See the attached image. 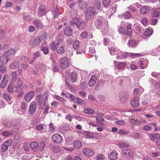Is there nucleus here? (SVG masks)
Masks as SVG:
<instances>
[{"label":"nucleus","mask_w":160,"mask_h":160,"mask_svg":"<svg viewBox=\"0 0 160 160\" xmlns=\"http://www.w3.org/2000/svg\"><path fill=\"white\" fill-rule=\"evenodd\" d=\"M48 96V93L46 92H44L42 96L41 94L37 96V98H38V102H39L40 109H43L45 108Z\"/></svg>","instance_id":"1"},{"label":"nucleus","mask_w":160,"mask_h":160,"mask_svg":"<svg viewBox=\"0 0 160 160\" xmlns=\"http://www.w3.org/2000/svg\"><path fill=\"white\" fill-rule=\"evenodd\" d=\"M69 64V60L66 57L62 58L59 61V66L62 69H65L68 68Z\"/></svg>","instance_id":"2"},{"label":"nucleus","mask_w":160,"mask_h":160,"mask_svg":"<svg viewBox=\"0 0 160 160\" xmlns=\"http://www.w3.org/2000/svg\"><path fill=\"white\" fill-rule=\"evenodd\" d=\"M37 103L35 102H32L31 103L29 106V111L30 114L33 115L36 112L37 108Z\"/></svg>","instance_id":"3"},{"label":"nucleus","mask_w":160,"mask_h":160,"mask_svg":"<svg viewBox=\"0 0 160 160\" xmlns=\"http://www.w3.org/2000/svg\"><path fill=\"white\" fill-rule=\"evenodd\" d=\"M10 59V57L3 52L2 55L0 57V60L2 64H6Z\"/></svg>","instance_id":"4"},{"label":"nucleus","mask_w":160,"mask_h":160,"mask_svg":"<svg viewBox=\"0 0 160 160\" xmlns=\"http://www.w3.org/2000/svg\"><path fill=\"white\" fill-rule=\"evenodd\" d=\"M122 152L123 156L126 158L131 157L133 155L132 152L129 149H123L122 150Z\"/></svg>","instance_id":"5"},{"label":"nucleus","mask_w":160,"mask_h":160,"mask_svg":"<svg viewBox=\"0 0 160 160\" xmlns=\"http://www.w3.org/2000/svg\"><path fill=\"white\" fill-rule=\"evenodd\" d=\"M45 6L44 5H42L38 8V11L37 15L39 16H44L46 13Z\"/></svg>","instance_id":"6"},{"label":"nucleus","mask_w":160,"mask_h":160,"mask_svg":"<svg viewBox=\"0 0 160 160\" xmlns=\"http://www.w3.org/2000/svg\"><path fill=\"white\" fill-rule=\"evenodd\" d=\"M34 95V92L33 91H31L25 95L24 99L26 102H29Z\"/></svg>","instance_id":"7"},{"label":"nucleus","mask_w":160,"mask_h":160,"mask_svg":"<svg viewBox=\"0 0 160 160\" xmlns=\"http://www.w3.org/2000/svg\"><path fill=\"white\" fill-rule=\"evenodd\" d=\"M87 16H91L96 13V10L93 7H88L85 11Z\"/></svg>","instance_id":"8"},{"label":"nucleus","mask_w":160,"mask_h":160,"mask_svg":"<svg viewBox=\"0 0 160 160\" xmlns=\"http://www.w3.org/2000/svg\"><path fill=\"white\" fill-rule=\"evenodd\" d=\"M52 139L54 142L59 143L62 141V138L58 134H55L52 136Z\"/></svg>","instance_id":"9"},{"label":"nucleus","mask_w":160,"mask_h":160,"mask_svg":"<svg viewBox=\"0 0 160 160\" xmlns=\"http://www.w3.org/2000/svg\"><path fill=\"white\" fill-rule=\"evenodd\" d=\"M119 98L121 101L123 102H126L128 98L127 94L124 92L120 93Z\"/></svg>","instance_id":"10"},{"label":"nucleus","mask_w":160,"mask_h":160,"mask_svg":"<svg viewBox=\"0 0 160 160\" xmlns=\"http://www.w3.org/2000/svg\"><path fill=\"white\" fill-rule=\"evenodd\" d=\"M72 29L71 28V27L68 26L64 29V34L67 36L69 37L72 34Z\"/></svg>","instance_id":"11"},{"label":"nucleus","mask_w":160,"mask_h":160,"mask_svg":"<svg viewBox=\"0 0 160 160\" xmlns=\"http://www.w3.org/2000/svg\"><path fill=\"white\" fill-rule=\"evenodd\" d=\"M57 52L60 54L64 53L65 52L64 45H60L57 46Z\"/></svg>","instance_id":"12"},{"label":"nucleus","mask_w":160,"mask_h":160,"mask_svg":"<svg viewBox=\"0 0 160 160\" xmlns=\"http://www.w3.org/2000/svg\"><path fill=\"white\" fill-rule=\"evenodd\" d=\"M22 82L21 80L19 79L18 80L16 85L14 88L17 91H20L22 90Z\"/></svg>","instance_id":"13"},{"label":"nucleus","mask_w":160,"mask_h":160,"mask_svg":"<svg viewBox=\"0 0 160 160\" xmlns=\"http://www.w3.org/2000/svg\"><path fill=\"white\" fill-rule=\"evenodd\" d=\"M138 98L137 97H135L132 101H131L130 103L132 107L136 108L138 107L139 103L138 101Z\"/></svg>","instance_id":"14"},{"label":"nucleus","mask_w":160,"mask_h":160,"mask_svg":"<svg viewBox=\"0 0 160 160\" xmlns=\"http://www.w3.org/2000/svg\"><path fill=\"white\" fill-rule=\"evenodd\" d=\"M16 52V50L14 48H11L8 50L5 51L3 53L10 57V56L14 54Z\"/></svg>","instance_id":"15"},{"label":"nucleus","mask_w":160,"mask_h":160,"mask_svg":"<svg viewBox=\"0 0 160 160\" xmlns=\"http://www.w3.org/2000/svg\"><path fill=\"white\" fill-rule=\"evenodd\" d=\"M82 152L85 155L88 157L91 156L94 153L93 151L88 148H83Z\"/></svg>","instance_id":"16"},{"label":"nucleus","mask_w":160,"mask_h":160,"mask_svg":"<svg viewBox=\"0 0 160 160\" xmlns=\"http://www.w3.org/2000/svg\"><path fill=\"white\" fill-rule=\"evenodd\" d=\"M135 32L137 34H140L142 32V27L141 26L138 24H135L133 26Z\"/></svg>","instance_id":"17"},{"label":"nucleus","mask_w":160,"mask_h":160,"mask_svg":"<svg viewBox=\"0 0 160 160\" xmlns=\"http://www.w3.org/2000/svg\"><path fill=\"white\" fill-rule=\"evenodd\" d=\"M85 22L81 19L79 22H78V23H77L76 27L78 28L79 29L81 30L85 28Z\"/></svg>","instance_id":"18"},{"label":"nucleus","mask_w":160,"mask_h":160,"mask_svg":"<svg viewBox=\"0 0 160 160\" xmlns=\"http://www.w3.org/2000/svg\"><path fill=\"white\" fill-rule=\"evenodd\" d=\"M32 149L34 152L37 151L38 150V144L36 142H32L30 144Z\"/></svg>","instance_id":"19"},{"label":"nucleus","mask_w":160,"mask_h":160,"mask_svg":"<svg viewBox=\"0 0 160 160\" xmlns=\"http://www.w3.org/2000/svg\"><path fill=\"white\" fill-rule=\"evenodd\" d=\"M150 11V8L147 6H144L140 9V12L142 14H145L148 13Z\"/></svg>","instance_id":"20"},{"label":"nucleus","mask_w":160,"mask_h":160,"mask_svg":"<svg viewBox=\"0 0 160 160\" xmlns=\"http://www.w3.org/2000/svg\"><path fill=\"white\" fill-rule=\"evenodd\" d=\"M160 15V9L157 8L153 11L152 12L151 16L152 17H158Z\"/></svg>","instance_id":"21"},{"label":"nucleus","mask_w":160,"mask_h":160,"mask_svg":"<svg viewBox=\"0 0 160 160\" xmlns=\"http://www.w3.org/2000/svg\"><path fill=\"white\" fill-rule=\"evenodd\" d=\"M80 19H81L79 18L74 17L71 21V25L73 26L75 25L76 27L77 23H78Z\"/></svg>","instance_id":"22"},{"label":"nucleus","mask_w":160,"mask_h":160,"mask_svg":"<svg viewBox=\"0 0 160 160\" xmlns=\"http://www.w3.org/2000/svg\"><path fill=\"white\" fill-rule=\"evenodd\" d=\"M70 75L71 76L70 80L73 82H75L77 80V74L75 72H72L71 73Z\"/></svg>","instance_id":"23"},{"label":"nucleus","mask_w":160,"mask_h":160,"mask_svg":"<svg viewBox=\"0 0 160 160\" xmlns=\"http://www.w3.org/2000/svg\"><path fill=\"white\" fill-rule=\"evenodd\" d=\"M78 6L81 9H84L87 7V3L86 2H82V1H78Z\"/></svg>","instance_id":"24"},{"label":"nucleus","mask_w":160,"mask_h":160,"mask_svg":"<svg viewBox=\"0 0 160 160\" xmlns=\"http://www.w3.org/2000/svg\"><path fill=\"white\" fill-rule=\"evenodd\" d=\"M75 102L78 105H84L86 104V102L81 98H78L76 99Z\"/></svg>","instance_id":"25"},{"label":"nucleus","mask_w":160,"mask_h":160,"mask_svg":"<svg viewBox=\"0 0 160 160\" xmlns=\"http://www.w3.org/2000/svg\"><path fill=\"white\" fill-rule=\"evenodd\" d=\"M96 27L98 29H100L101 26L102 24V20H101L99 18H97V20L95 22Z\"/></svg>","instance_id":"26"},{"label":"nucleus","mask_w":160,"mask_h":160,"mask_svg":"<svg viewBox=\"0 0 160 160\" xmlns=\"http://www.w3.org/2000/svg\"><path fill=\"white\" fill-rule=\"evenodd\" d=\"M19 66V62L18 61H14L13 63L9 65L10 68L15 69Z\"/></svg>","instance_id":"27"},{"label":"nucleus","mask_w":160,"mask_h":160,"mask_svg":"<svg viewBox=\"0 0 160 160\" xmlns=\"http://www.w3.org/2000/svg\"><path fill=\"white\" fill-rule=\"evenodd\" d=\"M160 134L159 133H156V134H151L150 135V137L151 139V140L154 141V140L156 139L158 140L160 138Z\"/></svg>","instance_id":"28"},{"label":"nucleus","mask_w":160,"mask_h":160,"mask_svg":"<svg viewBox=\"0 0 160 160\" xmlns=\"http://www.w3.org/2000/svg\"><path fill=\"white\" fill-rule=\"evenodd\" d=\"M34 25L35 26L37 29H41L42 28V23L38 20H35L33 22Z\"/></svg>","instance_id":"29"},{"label":"nucleus","mask_w":160,"mask_h":160,"mask_svg":"<svg viewBox=\"0 0 160 160\" xmlns=\"http://www.w3.org/2000/svg\"><path fill=\"white\" fill-rule=\"evenodd\" d=\"M117 152H113L110 153L108 155V157L111 159H114L117 158Z\"/></svg>","instance_id":"30"},{"label":"nucleus","mask_w":160,"mask_h":160,"mask_svg":"<svg viewBox=\"0 0 160 160\" xmlns=\"http://www.w3.org/2000/svg\"><path fill=\"white\" fill-rule=\"evenodd\" d=\"M152 28L146 29L144 32V35L146 37L149 36L152 34Z\"/></svg>","instance_id":"31"},{"label":"nucleus","mask_w":160,"mask_h":160,"mask_svg":"<svg viewBox=\"0 0 160 160\" xmlns=\"http://www.w3.org/2000/svg\"><path fill=\"white\" fill-rule=\"evenodd\" d=\"M129 47L131 48H134L136 47L137 44L136 41L133 40H130L128 42Z\"/></svg>","instance_id":"32"},{"label":"nucleus","mask_w":160,"mask_h":160,"mask_svg":"<svg viewBox=\"0 0 160 160\" xmlns=\"http://www.w3.org/2000/svg\"><path fill=\"white\" fill-rule=\"evenodd\" d=\"M12 78L11 80V83H13L17 79V74L16 72H13L12 73Z\"/></svg>","instance_id":"33"},{"label":"nucleus","mask_w":160,"mask_h":160,"mask_svg":"<svg viewBox=\"0 0 160 160\" xmlns=\"http://www.w3.org/2000/svg\"><path fill=\"white\" fill-rule=\"evenodd\" d=\"M74 147L78 149L80 148L82 146V143L79 140L75 141L74 143Z\"/></svg>","instance_id":"34"},{"label":"nucleus","mask_w":160,"mask_h":160,"mask_svg":"<svg viewBox=\"0 0 160 160\" xmlns=\"http://www.w3.org/2000/svg\"><path fill=\"white\" fill-rule=\"evenodd\" d=\"M129 54L131 55V56L133 58H135L138 57H140L142 56L141 54L140 53H128L126 54V55L125 56V57H127L128 56Z\"/></svg>","instance_id":"35"},{"label":"nucleus","mask_w":160,"mask_h":160,"mask_svg":"<svg viewBox=\"0 0 160 160\" xmlns=\"http://www.w3.org/2000/svg\"><path fill=\"white\" fill-rule=\"evenodd\" d=\"M111 2V0H102V4L104 7L107 8L109 7Z\"/></svg>","instance_id":"36"},{"label":"nucleus","mask_w":160,"mask_h":160,"mask_svg":"<svg viewBox=\"0 0 160 160\" xmlns=\"http://www.w3.org/2000/svg\"><path fill=\"white\" fill-rule=\"evenodd\" d=\"M52 148L53 152L55 153H59L61 151V149L58 146H52Z\"/></svg>","instance_id":"37"},{"label":"nucleus","mask_w":160,"mask_h":160,"mask_svg":"<svg viewBox=\"0 0 160 160\" xmlns=\"http://www.w3.org/2000/svg\"><path fill=\"white\" fill-rule=\"evenodd\" d=\"M123 17L126 19H128L132 18V16L130 12L128 11H127L123 15Z\"/></svg>","instance_id":"38"},{"label":"nucleus","mask_w":160,"mask_h":160,"mask_svg":"<svg viewBox=\"0 0 160 160\" xmlns=\"http://www.w3.org/2000/svg\"><path fill=\"white\" fill-rule=\"evenodd\" d=\"M40 42L41 41L40 40L39 38H38L32 41V44L34 46L38 45L40 44Z\"/></svg>","instance_id":"39"},{"label":"nucleus","mask_w":160,"mask_h":160,"mask_svg":"<svg viewBox=\"0 0 160 160\" xmlns=\"http://www.w3.org/2000/svg\"><path fill=\"white\" fill-rule=\"evenodd\" d=\"M125 66V63L124 62H120L117 65V67L118 69L121 70L122 71V70L123 69L124 67Z\"/></svg>","instance_id":"40"},{"label":"nucleus","mask_w":160,"mask_h":160,"mask_svg":"<svg viewBox=\"0 0 160 160\" xmlns=\"http://www.w3.org/2000/svg\"><path fill=\"white\" fill-rule=\"evenodd\" d=\"M83 112L86 113L91 114H93L95 112L91 108H85Z\"/></svg>","instance_id":"41"},{"label":"nucleus","mask_w":160,"mask_h":160,"mask_svg":"<svg viewBox=\"0 0 160 160\" xmlns=\"http://www.w3.org/2000/svg\"><path fill=\"white\" fill-rule=\"evenodd\" d=\"M5 64H2L0 65V70L3 73H5L6 72V67L5 65Z\"/></svg>","instance_id":"42"},{"label":"nucleus","mask_w":160,"mask_h":160,"mask_svg":"<svg viewBox=\"0 0 160 160\" xmlns=\"http://www.w3.org/2000/svg\"><path fill=\"white\" fill-rule=\"evenodd\" d=\"M14 88L13 86L12 83H11L7 88V90L9 92L12 93L13 91Z\"/></svg>","instance_id":"43"},{"label":"nucleus","mask_w":160,"mask_h":160,"mask_svg":"<svg viewBox=\"0 0 160 160\" xmlns=\"http://www.w3.org/2000/svg\"><path fill=\"white\" fill-rule=\"evenodd\" d=\"M50 48L53 51L57 50V45H55V42H53L50 45Z\"/></svg>","instance_id":"44"},{"label":"nucleus","mask_w":160,"mask_h":160,"mask_svg":"<svg viewBox=\"0 0 160 160\" xmlns=\"http://www.w3.org/2000/svg\"><path fill=\"white\" fill-rule=\"evenodd\" d=\"M46 143L44 142H42L40 143L39 149L40 151H42L44 149Z\"/></svg>","instance_id":"45"},{"label":"nucleus","mask_w":160,"mask_h":160,"mask_svg":"<svg viewBox=\"0 0 160 160\" xmlns=\"http://www.w3.org/2000/svg\"><path fill=\"white\" fill-rule=\"evenodd\" d=\"M12 142V139H9L7 141L4 142L3 144L8 147L11 145Z\"/></svg>","instance_id":"46"},{"label":"nucleus","mask_w":160,"mask_h":160,"mask_svg":"<svg viewBox=\"0 0 160 160\" xmlns=\"http://www.w3.org/2000/svg\"><path fill=\"white\" fill-rule=\"evenodd\" d=\"M94 4L98 9L100 8L101 4L100 0H96Z\"/></svg>","instance_id":"47"},{"label":"nucleus","mask_w":160,"mask_h":160,"mask_svg":"<svg viewBox=\"0 0 160 160\" xmlns=\"http://www.w3.org/2000/svg\"><path fill=\"white\" fill-rule=\"evenodd\" d=\"M85 133L86 134V136L88 138H93V134L90 132H88L87 131L85 132Z\"/></svg>","instance_id":"48"},{"label":"nucleus","mask_w":160,"mask_h":160,"mask_svg":"<svg viewBox=\"0 0 160 160\" xmlns=\"http://www.w3.org/2000/svg\"><path fill=\"white\" fill-rule=\"evenodd\" d=\"M2 134L5 136H10L13 134V132L11 131H5Z\"/></svg>","instance_id":"49"},{"label":"nucleus","mask_w":160,"mask_h":160,"mask_svg":"<svg viewBox=\"0 0 160 160\" xmlns=\"http://www.w3.org/2000/svg\"><path fill=\"white\" fill-rule=\"evenodd\" d=\"M79 42L78 41H75L73 44V47L75 49H77L78 47Z\"/></svg>","instance_id":"50"},{"label":"nucleus","mask_w":160,"mask_h":160,"mask_svg":"<svg viewBox=\"0 0 160 160\" xmlns=\"http://www.w3.org/2000/svg\"><path fill=\"white\" fill-rule=\"evenodd\" d=\"M8 76L7 74L5 75L3 77L2 79V82H4V83H7L8 82Z\"/></svg>","instance_id":"51"},{"label":"nucleus","mask_w":160,"mask_h":160,"mask_svg":"<svg viewBox=\"0 0 160 160\" xmlns=\"http://www.w3.org/2000/svg\"><path fill=\"white\" fill-rule=\"evenodd\" d=\"M46 35L45 34H42L39 38V40L41 42L44 41L46 40Z\"/></svg>","instance_id":"52"},{"label":"nucleus","mask_w":160,"mask_h":160,"mask_svg":"<svg viewBox=\"0 0 160 160\" xmlns=\"http://www.w3.org/2000/svg\"><path fill=\"white\" fill-rule=\"evenodd\" d=\"M6 125L7 127H9L11 126H15L16 125V124L13 122H10V121H8V122H7Z\"/></svg>","instance_id":"53"},{"label":"nucleus","mask_w":160,"mask_h":160,"mask_svg":"<svg viewBox=\"0 0 160 160\" xmlns=\"http://www.w3.org/2000/svg\"><path fill=\"white\" fill-rule=\"evenodd\" d=\"M109 49L110 53L112 55H113L116 53L117 52L114 48L111 47L109 48Z\"/></svg>","instance_id":"54"},{"label":"nucleus","mask_w":160,"mask_h":160,"mask_svg":"<svg viewBox=\"0 0 160 160\" xmlns=\"http://www.w3.org/2000/svg\"><path fill=\"white\" fill-rule=\"evenodd\" d=\"M8 149V147L3 143L2 145L1 150L3 152H5L7 151Z\"/></svg>","instance_id":"55"},{"label":"nucleus","mask_w":160,"mask_h":160,"mask_svg":"<svg viewBox=\"0 0 160 160\" xmlns=\"http://www.w3.org/2000/svg\"><path fill=\"white\" fill-rule=\"evenodd\" d=\"M95 80H93L90 79L88 83V85L89 87H92L93 86L96 82Z\"/></svg>","instance_id":"56"},{"label":"nucleus","mask_w":160,"mask_h":160,"mask_svg":"<svg viewBox=\"0 0 160 160\" xmlns=\"http://www.w3.org/2000/svg\"><path fill=\"white\" fill-rule=\"evenodd\" d=\"M104 156L101 154L98 155L96 157L97 160H104Z\"/></svg>","instance_id":"57"},{"label":"nucleus","mask_w":160,"mask_h":160,"mask_svg":"<svg viewBox=\"0 0 160 160\" xmlns=\"http://www.w3.org/2000/svg\"><path fill=\"white\" fill-rule=\"evenodd\" d=\"M118 133L120 134V135H128V132H125L124 130L120 129L118 131Z\"/></svg>","instance_id":"58"},{"label":"nucleus","mask_w":160,"mask_h":160,"mask_svg":"<svg viewBox=\"0 0 160 160\" xmlns=\"http://www.w3.org/2000/svg\"><path fill=\"white\" fill-rule=\"evenodd\" d=\"M88 35V33L87 32H83L81 33V36L82 38H87Z\"/></svg>","instance_id":"59"},{"label":"nucleus","mask_w":160,"mask_h":160,"mask_svg":"<svg viewBox=\"0 0 160 160\" xmlns=\"http://www.w3.org/2000/svg\"><path fill=\"white\" fill-rule=\"evenodd\" d=\"M4 99L7 101H9L10 99V96L7 93H4L3 95Z\"/></svg>","instance_id":"60"},{"label":"nucleus","mask_w":160,"mask_h":160,"mask_svg":"<svg viewBox=\"0 0 160 160\" xmlns=\"http://www.w3.org/2000/svg\"><path fill=\"white\" fill-rule=\"evenodd\" d=\"M42 50L45 54H46L48 53V49L47 48L43 47L42 48Z\"/></svg>","instance_id":"61"},{"label":"nucleus","mask_w":160,"mask_h":160,"mask_svg":"<svg viewBox=\"0 0 160 160\" xmlns=\"http://www.w3.org/2000/svg\"><path fill=\"white\" fill-rule=\"evenodd\" d=\"M118 31L120 33L123 34L124 31V29L122 26H120L118 29Z\"/></svg>","instance_id":"62"},{"label":"nucleus","mask_w":160,"mask_h":160,"mask_svg":"<svg viewBox=\"0 0 160 160\" xmlns=\"http://www.w3.org/2000/svg\"><path fill=\"white\" fill-rule=\"evenodd\" d=\"M127 30L128 33H131L132 32V30L130 25H128L127 26Z\"/></svg>","instance_id":"63"},{"label":"nucleus","mask_w":160,"mask_h":160,"mask_svg":"<svg viewBox=\"0 0 160 160\" xmlns=\"http://www.w3.org/2000/svg\"><path fill=\"white\" fill-rule=\"evenodd\" d=\"M155 143L158 146V148L160 149V138L158 140H156L155 141Z\"/></svg>","instance_id":"64"}]
</instances>
